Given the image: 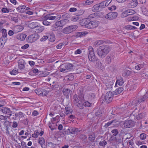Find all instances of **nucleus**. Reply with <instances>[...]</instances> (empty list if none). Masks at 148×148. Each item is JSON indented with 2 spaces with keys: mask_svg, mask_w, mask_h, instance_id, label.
I'll return each mask as SVG.
<instances>
[{
  "mask_svg": "<svg viewBox=\"0 0 148 148\" xmlns=\"http://www.w3.org/2000/svg\"><path fill=\"white\" fill-rule=\"evenodd\" d=\"M84 94L83 93L79 94V95L75 94L73 96V103L80 109L83 108V102L84 101Z\"/></svg>",
  "mask_w": 148,
  "mask_h": 148,
  "instance_id": "1",
  "label": "nucleus"
},
{
  "mask_svg": "<svg viewBox=\"0 0 148 148\" xmlns=\"http://www.w3.org/2000/svg\"><path fill=\"white\" fill-rule=\"evenodd\" d=\"M84 94L83 93L79 94V95L75 94L73 96V103L80 109L83 108V102L84 101Z\"/></svg>",
  "mask_w": 148,
  "mask_h": 148,
  "instance_id": "2",
  "label": "nucleus"
},
{
  "mask_svg": "<svg viewBox=\"0 0 148 148\" xmlns=\"http://www.w3.org/2000/svg\"><path fill=\"white\" fill-rule=\"evenodd\" d=\"M110 48L108 46L104 45L99 46L97 50L98 56L101 58H104L110 51Z\"/></svg>",
  "mask_w": 148,
  "mask_h": 148,
  "instance_id": "3",
  "label": "nucleus"
},
{
  "mask_svg": "<svg viewBox=\"0 0 148 148\" xmlns=\"http://www.w3.org/2000/svg\"><path fill=\"white\" fill-rule=\"evenodd\" d=\"M84 22L82 24L85 26V27L88 29H93L97 27L99 24V22L97 21H90L83 19L81 23Z\"/></svg>",
  "mask_w": 148,
  "mask_h": 148,
  "instance_id": "4",
  "label": "nucleus"
},
{
  "mask_svg": "<svg viewBox=\"0 0 148 148\" xmlns=\"http://www.w3.org/2000/svg\"><path fill=\"white\" fill-rule=\"evenodd\" d=\"M77 26L75 25H72L66 27L62 30V32L64 34H68L71 33L74 31L77 28Z\"/></svg>",
  "mask_w": 148,
  "mask_h": 148,
  "instance_id": "5",
  "label": "nucleus"
},
{
  "mask_svg": "<svg viewBox=\"0 0 148 148\" xmlns=\"http://www.w3.org/2000/svg\"><path fill=\"white\" fill-rule=\"evenodd\" d=\"M39 38V35L37 34H32L28 36L27 41L29 43H32L36 40Z\"/></svg>",
  "mask_w": 148,
  "mask_h": 148,
  "instance_id": "6",
  "label": "nucleus"
},
{
  "mask_svg": "<svg viewBox=\"0 0 148 148\" xmlns=\"http://www.w3.org/2000/svg\"><path fill=\"white\" fill-rule=\"evenodd\" d=\"M69 21L68 19H62L60 21H56L55 25L57 27L62 28L64 26L69 23Z\"/></svg>",
  "mask_w": 148,
  "mask_h": 148,
  "instance_id": "7",
  "label": "nucleus"
},
{
  "mask_svg": "<svg viewBox=\"0 0 148 148\" xmlns=\"http://www.w3.org/2000/svg\"><path fill=\"white\" fill-rule=\"evenodd\" d=\"M89 50V54L88 58L90 61L91 62L94 61L95 60L96 57L95 56L94 50L91 47H90L88 49Z\"/></svg>",
  "mask_w": 148,
  "mask_h": 148,
  "instance_id": "8",
  "label": "nucleus"
},
{
  "mask_svg": "<svg viewBox=\"0 0 148 148\" xmlns=\"http://www.w3.org/2000/svg\"><path fill=\"white\" fill-rule=\"evenodd\" d=\"M53 14H47L45 16V18L46 19L51 20L55 19L58 20L61 18V15H55V16H53Z\"/></svg>",
  "mask_w": 148,
  "mask_h": 148,
  "instance_id": "9",
  "label": "nucleus"
},
{
  "mask_svg": "<svg viewBox=\"0 0 148 148\" xmlns=\"http://www.w3.org/2000/svg\"><path fill=\"white\" fill-rule=\"evenodd\" d=\"M113 94L111 92H108L106 94L105 101L106 103H109L111 102L113 97Z\"/></svg>",
  "mask_w": 148,
  "mask_h": 148,
  "instance_id": "10",
  "label": "nucleus"
},
{
  "mask_svg": "<svg viewBox=\"0 0 148 148\" xmlns=\"http://www.w3.org/2000/svg\"><path fill=\"white\" fill-rule=\"evenodd\" d=\"M135 125V122L132 120H125L123 123L124 127L126 128H130L133 127Z\"/></svg>",
  "mask_w": 148,
  "mask_h": 148,
  "instance_id": "11",
  "label": "nucleus"
},
{
  "mask_svg": "<svg viewBox=\"0 0 148 148\" xmlns=\"http://www.w3.org/2000/svg\"><path fill=\"white\" fill-rule=\"evenodd\" d=\"M118 15L116 12H111L108 13L105 16V18L108 19H112L116 18Z\"/></svg>",
  "mask_w": 148,
  "mask_h": 148,
  "instance_id": "12",
  "label": "nucleus"
},
{
  "mask_svg": "<svg viewBox=\"0 0 148 148\" xmlns=\"http://www.w3.org/2000/svg\"><path fill=\"white\" fill-rule=\"evenodd\" d=\"M1 110L4 114H7L9 116L12 115V112L10 110V109L8 108L3 107Z\"/></svg>",
  "mask_w": 148,
  "mask_h": 148,
  "instance_id": "13",
  "label": "nucleus"
},
{
  "mask_svg": "<svg viewBox=\"0 0 148 148\" xmlns=\"http://www.w3.org/2000/svg\"><path fill=\"white\" fill-rule=\"evenodd\" d=\"M26 6L24 5H21L16 8L17 11L20 13L24 12L26 11Z\"/></svg>",
  "mask_w": 148,
  "mask_h": 148,
  "instance_id": "14",
  "label": "nucleus"
},
{
  "mask_svg": "<svg viewBox=\"0 0 148 148\" xmlns=\"http://www.w3.org/2000/svg\"><path fill=\"white\" fill-rule=\"evenodd\" d=\"M117 80L115 86H116L117 84L120 86H121L124 83L123 80V77L121 75H119L117 77Z\"/></svg>",
  "mask_w": 148,
  "mask_h": 148,
  "instance_id": "15",
  "label": "nucleus"
},
{
  "mask_svg": "<svg viewBox=\"0 0 148 148\" xmlns=\"http://www.w3.org/2000/svg\"><path fill=\"white\" fill-rule=\"evenodd\" d=\"M115 137L116 143H121L123 141V136L121 133L115 136Z\"/></svg>",
  "mask_w": 148,
  "mask_h": 148,
  "instance_id": "16",
  "label": "nucleus"
},
{
  "mask_svg": "<svg viewBox=\"0 0 148 148\" xmlns=\"http://www.w3.org/2000/svg\"><path fill=\"white\" fill-rule=\"evenodd\" d=\"M62 92L64 95L66 96V98H69L70 93L71 92V91L68 88H64Z\"/></svg>",
  "mask_w": 148,
  "mask_h": 148,
  "instance_id": "17",
  "label": "nucleus"
},
{
  "mask_svg": "<svg viewBox=\"0 0 148 148\" xmlns=\"http://www.w3.org/2000/svg\"><path fill=\"white\" fill-rule=\"evenodd\" d=\"M38 143L40 144L42 148H45L46 145L45 144V140L44 138L41 137L38 138Z\"/></svg>",
  "mask_w": 148,
  "mask_h": 148,
  "instance_id": "18",
  "label": "nucleus"
},
{
  "mask_svg": "<svg viewBox=\"0 0 148 148\" xmlns=\"http://www.w3.org/2000/svg\"><path fill=\"white\" fill-rule=\"evenodd\" d=\"M87 96L88 100L90 101H93L96 98V95L93 93H89Z\"/></svg>",
  "mask_w": 148,
  "mask_h": 148,
  "instance_id": "19",
  "label": "nucleus"
},
{
  "mask_svg": "<svg viewBox=\"0 0 148 148\" xmlns=\"http://www.w3.org/2000/svg\"><path fill=\"white\" fill-rule=\"evenodd\" d=\"M26 35L23 34H18L16 36V38L19 40L23 41L25 39Z\"/></svg>",
  "mask_w": 148,
  "mask_h": 148,
  "instance_id": "20",
  "label": "nucleus"
},
{
  "mask_svg": "<svg viewBox=\"0 0 148 148\" xmlns=\"http://www.w3.org/2000/svg\"><path fill=\"white\" fill-rule=\"evenodd\" d=\"M44 27L42 26H38V25L35 29V32L36 33L42 32L44 29Z\"/></svg>",
  "mask_w": 148,
  "mask_h": 148,
  "instance_id": "21",
  "label": "nucleus"
},
{
  "mask_svg": "<svg viewBox=\"0 0 148 148\" xmlns=\"http://www.w3.org/2000/svg\"><path fill=\"white\" fill-rule=\"evenodd\" d=\"M8 117L5 116L1 115H0V122L1 120H5L4 122V125H7L9 123V121H7Z\"/></svg>",
  "mask_w": 148,
  "mask_h": 148,
  "instance_id": "22",
  "label": "nucleus"
},
{
  "mask_svg": "<svg viewBox=\"0 0 148 148\" xmlns=\"http://www.w3.org/2000/svg\"><path fill=\"white\" fill-rule=\"evenodd\" d=\"M114 141L116 142V139L115 136H112L109 138L108 142H110V144L113 146H114L116 145L115 142H113Z\"/></svg>",
  "mask_w": 148,
  "mask_h": 148,
  "instance_id": "23",
  "label": "nucleus"
},
{
  "mask_svg": "<svg viewBox=\"0 0 148 148\" xmlns=\"http://www.w3.org/2000/svg\"><path fill=\"white\" fill-rule=\"evenodd\" d=\"M101 8L98 4L94 5L92 8V10L94 12H97L100 11Z\"/></svg>",
  "mask_w": 148,
  "mask_h": 148,
  "instance_id": "24",
  "label": "nucleus"
},
{
  "mask_svg": "<svg viewBox=\"0 0 148 148\" xmlns=\"http://www.w3.org/2000/svg\"><path fill=\"white\" fill-rule=\"evenodd\" d=\"M123 90V87H119L117 88L112 93L114 95H117L121 93Z\"/></svg>",
  "mask_w": 148,
  "mask_h": 148,
  "instance_id": "25",
  "label": "nucleus"
},
{
  "mask_svg": "<svg viewBox=\"0 0 148 148\" xmlns=\"http://www.w3.org/2000/svg\"><path fill=\"white\" fill-rule=\"evenodd\" d=\"M7 37H1L0 38V45L3 46L7 40Z\"/></svg>",
  "mask_w": 148,
  "mask_h": 148,
  "instance_id": "26",
  "label": "nucleus"
},
{
  "mask_svg": "<svg viewBox=\"0 0 148 148\" xmlns=\"http://www.w3.org/2000/svg\"><path fill=\"white\" fill-rule=\"evenodd\" d=\"M96 136L95 134H93L89 135L88 140L92 142H94Z\"/></svg>",
  "mask_w": 148,
  "mask_h": 148,
  "instance_id": "27",
  "label": "nucleus"
},
{
  "mask_svg": "<svg viewBox=\"0 0 148 148\" xmlns=\"http://www.w3.org/2000/svg\"><path fill=\"white\" fill-rule=\"evenodd\" d=\"M37 23L36 22H33L29 23L28 27L31 29H35L37 25Z\"/></svg>",
  "mask_w": 148,
  "mask_h": 148,
  "instance_id": "28",
  "label": "nucleus"
},
{
  "mask_svg": "<svg viewBox=\"0 0 148 148\" xmlns=\"http://www.w3.org/2000/svg\"><path fill=\"white\" fill-rule=\"evenodd\" d=\"M135 13V11L133 10H128L125 11V13L127 14L128 16L134 14Z\"/></svg>",
  "mask_w": 148,
  "mask_h": 148,
  "instance_id": "29",
  "label": "nucleus"
},
{
  "mask_svg": "<svg viewBox=\"0 0 148 148\" xmlns=\"http://www.w3.org/2000/svg\"><path fill=\"white\" fill-rule=\"evenodd\" d=\"M145 115V114L144 113H139L136 117V119L137 120L140 119L144 118Z\"/></svg>",
  "mask_w": 148,
  "mask_h": 148,
  "instance_id": "30",
  "label": "nucleus"
},
{
  "mask_svg": "<svg viewBox=\"0 0 148 148\" xmlns=\"http://www.w3.org/2000/svg\"><path fill=\"white\" fill-rule=\"evenodd\" d=\"M139 113V110H137L136 108L132 112V113L131 114V116H134L135 117L134 118H135V117L137 116Z\"/></svg>",
  "mask_w": 148,
  "mask_h": 148,
  "instance_id": "31",
  "label": "nucleus"
},
{
  "mask_svg": "<svg viewBox=\"0 0 148 148\" xmlns=\"http://www.w3.org/2000/svg\"><path fill=\"white\" fill-rule=\"evenodd\" d=\"M69 14L68 13H64L62 14L61 15V18L63 19H67V18H69Z\"/></svg>",
  "mask_w": 148,
  "mask_h": 148,
  "instance_id": "32",
  "label": "nucleus"
},
{
  "mask_svg": "<svg viewBox=\"0 0 148 148\" xmlns=\"http://www.w3.org/2000/svg\"><path fill=\"white\" fill-rule=\"evenodd\" d=\"M78 137L80 139L82 140V141L84 140L87 138L86 136L83 134H79L78 136Z\"/></svg>",
  "mask_w": 148,
  "mask_h": 148,
  "instance_id": "33",
  "label": "nucleus"
},
{
  "mask_svg": "<svg viewBox=\"0 0 148 148\" xmlns=\"http://www.w3.org/2000/svg\"><path fill=\"white\" fill-rule=\"evenodd\" d=\"M62 65H60V66L59 68V70L60 71L62 72L63 73H66L68 71H67V69H66L65 66L64 67H62L63 68H62V67H61Z\"/></svg>",
  "mask_w": 148,
  "mask_h": 148,
  "instance_id": "34",
  "label": "nucleus"
},
{
  "mask_svg": "<svg viewBox=\"0 0 148 148\" xmlns=\"http://www.w3.org/2000/svg\"><path fill=\"white\" fill-rule=\"evenodd\" d=\"M79 16H77L75 15L72 16L71 20L73 22H76L77 21H79Z\"/></svg>",
  "mask_w": 148,
  "mask_h": 148,
  "instance_id": "35",
  "label": "nucleus"
},
{
  "mask_svg": "<svg viewBox=\"0 0 148 148\" xmlns=\"http://www.w3.org/2000/svg\"><path fill=\"white\" fill-rule=\"evenodd\" d=\"M71 132L72 134H75L79 132L80 131L79 130V129L75 127L71 128Z\"/></svg>",
  "mask_w": 148,
  "mask_h": 148,
  "instance_id": "36",
  "label": "nucleus"
},
{
  "mask_svg": "<svg viewBox=\"0 0 148 148\" xmlns=\"http://www.w3.org/2000/svg\"><path fill=\"white\" fill-rule=\"evenodd\" d=\"M131 74L130 71L129 70H126L122 74L123 76L126 77L130 75Z\"/></svg>",
  "mask_w": 148,
  "mask_h": 148,
  "instance_id": "37",
  "label": "nucleus"
},
{
  "mask_svg": "<svg viewBox=\"0 0 148 148\" xmlns=\"http://www.w3.org/2000/svg\"><path fill=\"white\" fill-rule=\"evenodd\" d=\"M38 74L40 77H43L47 76L48 74L47 73H46L42 71H40Z\"/></svg>",
  "mask_w": 148,
  "mask_h": 148,
  "instance_id": "38",
  "label": "nucleus"
},
{
  "mask_svg": "<svg viewBox=\"0 0 148 148\" xmlns=\"http://www.w3.org/2000/svg\"><path fill=\"white\" fill-rule=\"evenodd\" d=\"M66 110V114H69L72 112V110H71L69 107H66L65 108Z\"/></svg>",
  "mask_w": 148,
  "mask_h": 148,
  "instance_id": "39",
  "label": "nucleus"
},
{
  "mask_svg": "<svg viewBox=\"0 0 148 148\" xmlns=\"http://www.w3.org/2000/svg\"><path fill=\"white\" fill-rule=\"evenodd\" d=\"M111 132L113 134L112 136H115L119 134V131H118V130L116 129H114L112 130L111 131Z\"/></svg>",
  "mask_w": 148,
  "mask_h": 148,
  "instance_id": "40",
  "label": "nucleus"
},
{
  "mask_svg": "<svg viewBox=\"0 0 148 148\" xmlns=\"http://www.w3.org/2000/svg\"><path fill=\"white\" fill-rule=\"evenodd\" d=\"M96 14H97L95 13L90 14V15L88 16L87 18H86L85 20H87L89 19L93 18L96 17Z\"/></svg>",
  "mask_w": 148,
  "mask_h": 148,
  "instance_id": "41",
  "label": "nucleus"
},
{
  "mask_svg": "<svg viewBox=\"0 0 148 148\" xmlns=\"http://www.w3.org/2000/svg\"><path fill=\"white\" fill-rule=\"evenodd\" d=\"M130 4L133 7H135L137 5L138 1H131Z\"/></svg>",
  "mask_w": 148,
  "mask_h": 148,
  "instance_id": "42",
  "label": "nucleus"
},
{
  "mask_svg": "<svg viewBox=\"0 0 148 148\" xmlns=\"http://www.w3.org/2000/svg\"><path fill=\"white\" fill-rule=\"evenodd\" d=\"M45 19L42 22L43 24L45 25H49L50 24V22H49L48 21L49 20V19H46L45 17Z\"/></svg>",
  "mask_w": 148,
  "mask_h": 148,
  "instance_id": "43",
  "label": "nucleus"
},
{
  "mask_svg": "<svg viewBox=\"0 0 148 148\" xmlns=\"http://www.w3.org/2000/svg\"><path fill=\"white\" fill-rule=\"evenodd\" d=\"M111 62V58L110 56H108L107 57L106 62L107 64H110Z\"/></svg>",
  "mask_w": 148,
  "mask_h": 148,
  "instance_id": "44",
  "label": "nucleus"
},
{
  "mask_svg": "<svg viewBox=\"0 0 148 148\" xmlns=\"http://www.w3.org/2000/svg\"><path fill=\"white\" fill-rule=\"evenodd\" d=\"M98 4L99 6H100L101 9L104 8L106 7L104 1H103Z\"/></svg>",
  "mask_w": 148,
  "mask_h": 148,
  "instance_id": "45",
  "label": "nucleus"
},
{
  "mask_svg": "<svg viewBox=\"0 0 148 148\" xmlns=\"http://www.w3.org/2000/svg\"><path fill=\"white\" fill-rule=\"evenodd\" d=\"M139 19V17L138 16H134L132 17H130L129 19V21H132L134 20H137Z\"/></svg>",
  "mask_w": 148,
  "mask_h": 148,
  "instance_id": "46",
  "label": "nucleus"
},
{
  "mask_svg": "<svg viewBox=\"0 0 148 148\" xmlns=\"http://www.w3.org/2000/svg\"><path fill=\"white\" fill-rule=\"evenodd\" d=\"M107 144V142L105 140H104L102 141H100L99 143V145L103 146L105 147V146Z\"/></svg>",
  "mask_w": 148,
  "mask_h": 148,
  "instance_id": "47",
  "label": "nucleus"
},
{
  "mask_svg": "<svg viewBox=\"0 0 148 148\" xmlns=\"http://www.w3.org/2000/svg\"><path fill=\"white\" fill-rule=\"evenodd\" d=\"M1 32L2 34V37H7V34L6 29H3L1 30Z\"/></svg>",
  "mask_w": 148,
  "mask_h": 148,
  "instance_id": "48",
  "label": "nucleus"
},
{
  "mask_svg": "<svg viewBox=\"0 0 148 148\" xmlns=\"http://www.w3.org/2000/svg\"><path fill=\"white\" fill-rule=\"evenodd\" d=\"M88 33L86 32H78V35L79 36H82L86 35Z\"/></svg>",
  "mask_w": 148,
  "mask_h": 148,
  "instance_id": "49",
  "label": "nucleus"
},
{
  "mask_svg": "<svg viewBox=\"0 0 148 148\" xmlns=\"http://www.w3.org/2000/svg\"><path fill=\"white\" fill-rule=\"evenodd\" d=\"M94 2L93 0H87L85 2V4L86 5H88Z\"/></svg>",
  "mask_w": 148,
  "mask_h": 148,
  "instance_id": "50",
  "label": "nucleus"
},
{
  "mask_svg": "<svg viewBox=\"0 0 148 148\" xmlns=\"http://www.w3.org/2000/svg\"><path fill=\"white\" fill-rule=\"evenodd\" d=\"M95 60L94 61L92 62H95L97 65H100L102 64L101 62H102V60H99V59L96 58Z\"/></svg>",
  "mask_w": 148,
  "mask_h": 148,
  "instance_id": "51",
  "label": "nucleus"
},
{
  "mask_svg": "<svg viewBox=\"0 0 148 148\" xmlns=\"http://www.w3.org/2000/svg\"><path fill=\"white\" fill-rule=\"evenodd\" d=\"M102 111L100 110H97L95 113V115L98 116H101L102 115Z\"/></svg>",
  "mask_w": 148,
  "mask_h": 148,
  "instance_id": "52",
  "label": "nucleus"
},
{
  "mask_svg": "<svg viewBox=\"0 0 148 148\" xmlns=\"http://www.w3.org/2000/svg\"><path fill=\"white\" fill-rule=\"evenodd\" d=\"M66 69H67V71H71L73 69V65H65Z\"/></svg>",
  "mask_w": 148,
  "mask_h": 148,
  "instance_id": "53",
  "label": "nucleus"
},
{
  "mask_svg": "<svg viewBox=\"0 0 148 148\" xmlns=\"http://www.w3.org/2000/svg\"><path fill=\"white\" fill-rule=\"evenodd\" d=\"M43 90L42 89H38L37 90H35V92L38 95H40L42 92V90Z\"/></svg>",
  "mask_w": 148,
  "mask_h": 148,
  "instance_id": "54",
  "label": "nucleus"
},
{
  "mask_svg": "<svg viewBox=\"0 0 148 148\" xmlns=\"http://www.w3.org/2000/svg\"><path fill=\"white\" fill-rule=\"evenodd\" d=\"M91 103L88 101H86L84 103H83V106L84 105L85 107H90Z\"/></svg>",
  "mask_w": 148,
  "mask_h": 148,
  "instance_id": "55",
  "label": "nucleus"
},
{
  "mask_svg": "<svg viewBox=\"0 0 148 148\" xmlns=\"http://www.w3.org/2000/svg\"><path fill=\"white\" fill-rule=\"evenodd\" d=\"M18 73V70H16V69H14L10 72V73L12 75H15L16 74Z\"/></svg>",
  "mask_w": 148,
  "mask_h": 148,
  "instance_id": "56",
  "label": "nucleus"
},
{
  "mask_svg": "<svg viewBox=\"0 0 148 148\" xmlns=\"http://www.w3.org/2000/svg\"><path fill=\"white\" fill-rule=\"evenodd\" d=\"M146 137V134L145 133H142L140 135V138L141 140H144Z\"/></svg>",
  "mask_w": 148,
  "mask_h": 148,
  "instance_id": "57",
  "label": "nucleus"
},
{
  "mask_svg": "<svg viewBox=\"0 0 148 148\" xmlns=\"http://www.w3.org/2000/svg\"><path fill=\"white\" fill-rule=\"evenodd\" d=\"M41 95L42 96H46L48 94L47 92L45 89H43Z\"/></svg>",
  "mask_w": 148,
  "mask_h": 148,
  "instance_id": "58",
  "label": "nucleus"
},
{
  "mask_svg": "<svg viewBox=\"0 0 148 148\" xmlns=\"http://www.w3.org/2000/svg\"><path fill=\"white\" fill-rule=\"evenodd\" d=\"M141 97V99H143V101H144L148 98V94L147 92L144 95Z\"/></svg>",
  "mask_w": 148,
  "mask_h": 148,
  "instance_id": "59",
  "label": "nucleus"
},
{
  "mask_svg": "<svg viewBox=\"0 0 148 148\" xmlns=\"http://www.w3.org/2000/svg\"><path fill=\"white\" fill-rule=\"evenodd\" d=\"M15 29L16 30L17 29V31L18 32L21 31L23 30V28L21 26H16Z\"/></svg>",
  "mask_w": 148,
  "mask_h": 148,
  "instance_id": "60",
  "label": "nucleus"
},
{
  "mask_svg": "<svg viewBox=\"0 0 148 148\" xmlns=\"http://www.w3.org/2000/svg\"><path fill=\"white\" fill-rule=\"evenodd\" d=\"M56 38L53 35H50L49 40L51 42H53L55 41Z\"/></svg>",
  "mask_w": 148,
  "mask_h": 148,
  "instance_id": "61",
  "label": "nucleus"
},
{
  "mask_svg": "<svg viewBox=\"0 0 148 148\" xmlns=\"http://www.w3.org/2000/svg\"><path fill=\"white\" fill-rule=\"evenodd\" d=\"M64 46V44L63 43H61L59 44L56 47L57 49H61Z\"/></svg>",
  "mask_w": 148,
  "mask_h": 148,
  "instance_id": "62",
  "label": "nucleus"
},
{
  "mask_svg": "<svg viewBox=\"0 0 148 148\" xmlns=\"http://www.w3.org/2000/svg\"><path fill=\"white\" fill-rule=\"evenodd\" d=\"M100 101L102 103H106V101H105V97L101 96L100 99Z\"/></svg>",
  "mask_w": 148,
  "mask_h": 148,
  "instance_id": "63",
  "label": "nucleus"
},
{
  "mask_svg": "<svg viewBox=\"0 0 148 148\" xmlns=\"http://www.w3.org/2000/svg\"><path fill=\"white\" fill-rule=\"evenodd\" d=\"M1 11L3 13H8L9 12V9L5 8H2Z\"/></svg>",
  "mask_w": 148,
  "mask_h": 148,
  "instance_id": "64",
  "label": "nucleus"
}]
</instances>
